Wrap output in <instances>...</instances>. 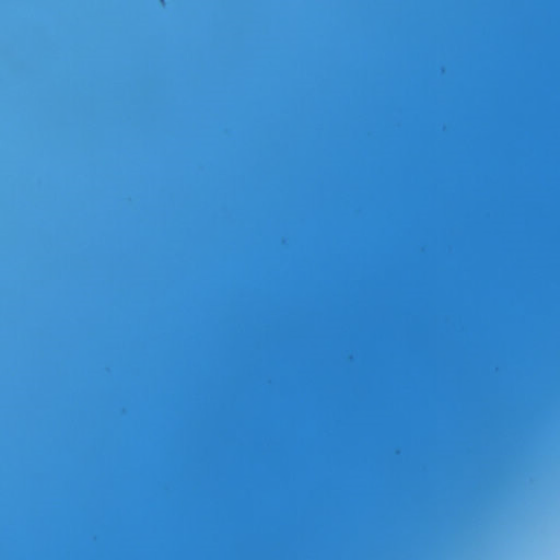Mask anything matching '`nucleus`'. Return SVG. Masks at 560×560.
Returning <instances> with one entry per match:
<instances>
[{
	"label": "nucleus",
	"instance_id": "nucleus-1",
	"mask_svg": "<svg viewBox=\"0 0 560 560\" xmlns=\"http://www.w3.org/2000/svg\"><path fill=\"white\" fill-rule=\"evenodd\" d=\"M454 156H448V439L450 488L453 478V421L455 408V206Z\"/></svg>",
	"mask_w": 560,
	"mask_h": 560
},
{
	"label": "nucleus",
	"instance_id": "nucleus-2",
	"mask_svg": "<svg viewBox=\"0 0 560 560\" xmlns=\"http://www.w3.org/2000/svg\"><path fill=\"white\" fill-rule=\"evenodd\" d=\"M450 15H453V12H450ZM450 31L452 32V19L450 20ZM450 51L452 52V42L450 43ZM452 57L450 58V71L452 72ZM453 81L452 75L450 77V95H448V156H454V140H453V131H454V113H453Z\"/></svg>",
	"mask_w": 560,
	"mask_h": 560
},
{
	"label": "nucleus",
	"instance_id": "nucleus-3",
	"mask_svg": "<svg viewBox=\"0 0 560 560\" xmlns=\"http://www.w3.org/2000/svg\"><path fill=\"white\" fill-rule=\"evenodd\" d=\"M456 504H459V494H456Z\"/></svg>",
	"mask_w": 560,
	"mask_h": 560
},
{
	"label": "nucleus",
	"instance_id": "nucleus-4",
	"mask_svg": "<svg viewBox=\"0 0 560 560\" xmlns=\"http://www.w3.org/2000/svg\"><path fill=\"white\" fill-rule=\"evenodd\" d=\"M456 504H459V494H456Z\"/></svg>",
	"mask_w": 560,
	"mask_h": 560
},
{
	"label": "nucleus",
	"instance_id": "nucleus-5",
	"mask_svg": "<svg viewBox=\"0 0 560 560\" xmlns=\"http://www.w3.org/2000/svg\"><path fill=\"white\" fill-rule=\"evenodd\" d=\"M456 504H459V494H456Z\"/></svg>",
	"mask_w": 560,
	"mask_h": 560
},
{
	"label": "nucleus",
	"instance_id": "nucleus-6",
	"mask_svg": "<svg viewBox=\"0 0 560 560\" xmlns=\"http://www.w3.org/2000/svg\"><path fill=\"white\" fill-rule=\"evenodd\" d=\"M456 504H459V494H456Z\"/></svg>",
	"mask_w": 560,
	"mask_h": 560
},
{
	"label": "nucleus",
	"instance_id": "nucleus-7",
	"mask_svg": "<svg viewBox=\"0 0 560 560\" xmlns=\"http://www.w3.org/2000/svg\"><path fill=\"white\" fill-rule=\"evenodd\" d=\"M456 520H459V510H456Z\"/></svg>",
	"mask_w": 560,
	"mask_h": 560
},
{
	"label": "nucleus",
	"instance_id": "nucleus-8",
	"mask_svg": "<svg viewBox=\"0 0 560 560\" xmlns=\"http://www.w3.org/2000/svg\"><path fill=\"white\" fill-rule=\"evenodd\" d=\"M456 520H459V510H456Z\"/></svg>",
	"mask_w": 560,
	"mask_h": 560
},
{
	"label": "nucleus",
	"instance_id": "nucleus-9",
	"mask_svg": "<svg viewBox=\"0 0 560 560\" xmlns=\"http://www.w3.org/2000/svg\"><path fill=\"white\" fill-rule=\"evenodd\" d=\"M456 520H459V510H456Z\"/></svg>",
	"mask_w": 560,
	"mask_h": 560
},
{
	"label": "nucleus",
	"instance_id": "nucleus-10",
	"mask_svg": "<svg viewBox=\"0 0 560 560\" xmlns=\"http://www.w3.org/2000/svg\"><path fill=\"white\" fill-rule=\"evenodd\" d=\"M456 520H459V510H456Z\"/></svg>",
	"mask_w": 560,
	"mask_h": 560
},
{
	"label": "nucleus",
	"instance_id": "nucleus-11",
	"mask_svg": "<svg viewBox=\"0 0 560 560\" xmlns=\"http://www.w3.org/2000/svg\"><path fill=\"white\" fill-rule=\"evenodd\" d=\"M456 491H459V483H456Z\"/></svg>",
	"mask_w": 560,
	"mask_h": 560
},
{
	"label": "nucleus",
	"instance_id": "nucleus-12",
	"mask_svg": "<svg viewBox=\"0 0 560 560\" xmlns=\"http://www.w3.org/2000/svg\"><path fill=\"white\" fill-rule=\"evenodd\" d=\"M456 491H459V483H456Z\"/></svg>",
	"mask_w": 560,
	"mask_h": 560
},
{
	"label": "nucleus",
	"instance_id": "nucleus-13",
	"mask_svg": "<svg viewBox=\"0 0 560 560\" xmlns=\"http://www.w3.org/2000/svg\"><path fill=\"white\" fill-rule=\"evenodd\" d=\"M456 491H459V483H456Z\"/></svg>",
	"mask_w": 560,
	"mask_h": 560
},
{
	"label": "nucleus",
	"instance_id": "nucleus-14",
	"mask_svg": "<svg viewBox=\"0 0 560 560\" xmlns=\"http://www.w3.org/2000/svg\"><path fill=\"white\" fill-rule=\"evenodd\" d=\"M450 7H451V8L453 7V3H452V2L450 3Z\"/></svg>",
	"mask_w": 560,
	"mask_h": 560
},
{
	"label": "nucleus",
	"instance_id": "nucleus-15",
	"mask_svg": "<svg viewBox=\"0 0 560 560\" xmlns=\"http://www.w3.org/2000/svg\"><path fill=\"white\" fill-rule=\"evenodd\" d=\"M456 242H457V243L459 242V238H458V237L456 238Z\"/></svg>",
	"mask_w": 560,
	"mask_h": 560
}]
</instances>
